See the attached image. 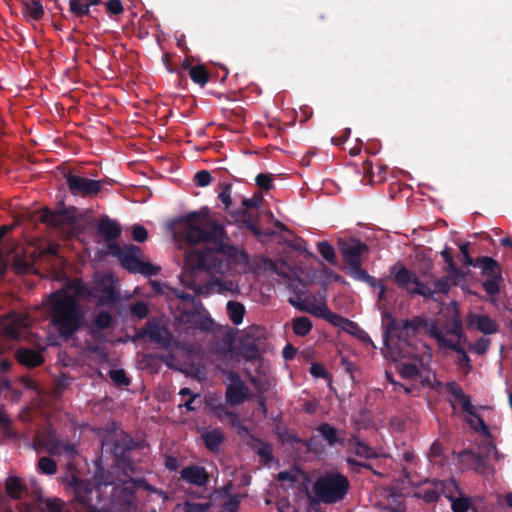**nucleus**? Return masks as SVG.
<instances>
[{"label":"nucleus","mask_w":512,"mask_h":512,"mask_svg":"<svg viewBox=\"0 0 512 512\" xmlns=\"http://www.w3.org/2000/svg\"><path fill=\"white\" fill-rule=\"evenodd\" d=\"M174 237L189 245L205 244L202 249H191L185 254V267L188 270L181 279L183 284L196 295H209L213 286L228 290L232 282L198 283L197 272L211 275H224L234 261L235 248L227 243L228 236L223 225L212 219L208 208L193 211L174 220Z\"/></svg>","instance_id":"1"},{"label":"nucleus","mask_w":512,"mask_h":512,"mask_svg":"<svg viewBox=\"0 0 512 512\" xmlns=\"http://www.w3.org/2000/svg\"><path fill=\"white\" fill-rule=\"evenodd\" d=\"M117 476L110 470L98 465L90 480L72 477L70 486L74 500L89 512H113L112 507L122 500L121 488Z\"/></svg>","instance_id":"2"},{"label":"nucleus","mask_w":512,"mask_h":512,"mask_svg":"<svg viewBox=\"0 0 512 512\" xmlns=\"http://www.w3.org/2000/svg\"><path fill=\"white\" fill-rule=\"evenodd\" d=\"M46 307L50 326L65 341L73 338L86 324L80 301L65 289L52 292L47 297Z\"/></svg>","instance_id":"3"},{"label":"nucleus","mask_w":512,"mask_h":512,"mask_svg":"<svg viewBox=\"0 0 512 512\" xmlns=\"http://www.w3.org/2000/svg\"><path fill=\"white\" fill-rule=\"evenodd\" d=\"M350 481L339 471H327L312 486V502L333 505L342 502L349 493Z\"/></svg>","instance_id":"4"},{"label":"nucleus","mask_w":512,"mask_h":512,"mask_svg":"<svg viewBox=\"0 0 512 512\" xmlns=\"http://www.w3.org/2000/svg\"><path fill=\"white\" fill-rule=\"evenodd\" d=\"M103 445L109 447L115 458L116 466L125 476H130L136 472V464L132 459V453L137 445L129 434L123 431L115 433L108 437Z\"/></svg>","instance_id":"5"},{"label":"nucleus","mask_w":512,"mask_h":512,"mask_svg":"<svg viewBox=\"0 0 512 512\" xmlns=\"http://www.w3.org/2000/svg\"><path fill=\"white\" fill-rule=\"evenodd\" d=\"M339 253L346 265L345 273L350 277L362 269V257L369 252V246L358 238L339 239Z\"/></svg>","instance_id":"6"},{"label":"nucleus","mask_w":512,"mask_h":512,"mask_svg":"<svg viewBox=\"0 0 512 512\" xmlns=\"http://www.w3.org/2000/svg\"><path fill=\"white\" fill-rule=\"evenodd\" d=\"M426 325V321L421 317L403 320L401 324L397 323L393 315L388 311L382 312L383 339L387 345L389 337L394 332H398L399 339L406 338L411 334L415 335Z\"/></svg>","instance_id":"7"},{"label":"nucleus","mask_w":512,"mask_h":512,"mask_svg":"<svg viewBox=\"0 0 512 512\" xmlns=\"http://www.w3.org/2000/svg\"><path fill=\"white\" fill-rule=\"evenodd\" d=\"M137 489H144L150 493L156 494L162 499H166V493L151 484H149L145 479H130L129 481L124 482L123 487L120 490L122 495V500L120 502V508L124 512H134L136 510L135 503V491Z\"/></svg>","instance_id":"8"},{"label":"nucleus","mask_w":512,"mask_h":512,"mask_svg":"<svg viewBox=\"0 0 512 512\" xmlns=\"http://www.w3.org/2000/svg\"><path fill=\"white\" fill-rule=\"evenodd\" d=\"M137 489H144L150 493L156 494L162 499H166V493L151 484H149L145 479H130L129 481L124 482L123 487L120 490L122 495V500L120 502V508L124 512H134L136 510L135 503V491Z\"/></svg>","instance_id":"9"},{"label":"nucleus","mask_w":512,"mask_h":512,"mask_svg":"<svg viewBox=\"0 0 512 512\" xmlns=\"http://www.w3.org/2000/svg\"><path fill=\"white\" fill-rule=\"evenodd\" d=\"M137 489H144L150 493L156 494L162 499H166V493L151 484H149L145 479H130L129 481L124 482L123 487L120 490L122 495V500L120 502V508L124 512H134L136 510L135 503V491Z\"/></svg>","instance_id":"10"},{"label":"nucleus","mask_w":512,"mask_h":512,"mask_svg":"<svg viewBox=\"0 0 512 512\" xmlns=\"http://www.w3.org/2000/svg\"><path fill=\"white\" fill-rule=\"evenodd\" d=\"M145 338L165 349L170 348L174 342L171 332L155 319L149 320L142 328L137 330L135 340Z\"/></svg>","instance_id":"11"},{"label":"nucleus","mask_w":512,"mask_h":512,"mask_svg":"<svg viewBox=\"0 0 512 512\" xmlns=\"http://www.w3.org/2000/svg\"><path fill=\"white\" fill-rule=\"evenodd\" d=\"M65 180L69 191L75 196L93 197L102 190L103 180H93L71 172L65 174Z\"/></svg>","instance_id":"12"},{"label":"nucleus","mask_w":512,"mask_h":512,"mask_svg":"<svg viewBox=\"0 0 512 512\" xmlns=\"http://www.w3.org/2000/svg\"><path fill=\"white\" fill-rule=\"evenodd\" d=\"M200 308L199 306H195L193 310L183 311L179 320L185 324L187 328L210 331L213 326V320L206 310L201 311Z\"/></svg>","instance_id":"13"},{"label":"nucleus","mask_w":512,"mask_h":512,"mask_svg":"<svg viewBox=\"0 0 512 512\" xmlns=\"http://www.w3.org/2000/svg\"><path fill=\"white\" fill-rule=\"evenodd\" d=\"M431 336L436 340L440 348L451 349L456 352V363L460 368L464 369L466 372H469L472 369L470 357L458 342H454L446 338L440 330H432Z\"/></svg>","instance_id":"14"},{"label":"nucleus","mask_w":512,"mask_h":512,"mask_svg":"<svg viewBox=\"0 0 512 512\" xmlns=\"http://www.w3.org/2000/svg\"><path fill=\"white\" fill-rule=\"evenodd\" d=\"M109 248L114 251L121 265L129 272L134 273L140 264L141 249L133 244L120 247L117 244H110Z\"/></svg>","instance_id":"15"},{"label":"nucleus","mask_w":512,"mask_h":512,"mask_svg":"<svg viewBox=\"0 0 512 512\" xmlns=\"http://www.w3.org/2000/svg\"><path fill=\"white\" fill-rule=\"evenodd\" d=\"M227 379L230 384L226 387L225 397L226 401L231 406H237L243 403L248 395V388L236 372H229Z\"/></svg>","instance_id":"16"},{"label":"nucleus","mask_w":512,"mask_h":512,"mask_svg":"<svg viewBox=\"0 0 512 512\" xmlns=\"http://www.w3.org/2000/svg\"><path fill=\"white\" fill-rule=\"evenodd\" d=\"M29 326V317L26 313L12 311L6 317L4 333L11 339H20Z\"/></svg>","instance_id":"17"},{"label":"nucleus","mask_w":512,"mask_h":512,"mask_svg":"<svg viewBox=\"0 0 512 512\" xmlns=\"http://www.w3.org/2000/svg\"><path fill=\"white\" fill-rule=\"evenodd\" d=\"M121 231L120 224L107 215L101 216L98 220L97 233L108 243V246L116 244L115 241L121 236Z\"/></svg>","instance_id":"18"},{"label":"nucleus","mask_w":512,"mask_h":512,"mask_svg":"<svg viewBox=\"0 0 512 512\" xmlns=\"http://www.w3.org/2000/svg\"><path fill=\"white\" fill-rule=\"evenodd\" d=\"M180 478L188 484L203 487L210 480V476L205 467L192 464L184 467L180 472Z\"/></svg>","instance_id":"19"},{"label":"nucleus","mask_w":512,"mask_h":512,"mask_svg":"<svg viewBox=\"0 0 512 512\" xmlns=\"http://www.w3.org/2000/svg\"><path fill=\"white\" fill-rule=\"evenodd\" d=\"M41 220L54 228H61L64 225H71L75 222L73 215L67 208L57 211L46 208L42 212Z\"/></svg>","instance_id":"20"},{"label":"nucleus","mask_w":512,"mask_h":512,"mask_svg":"<svg viewBox=\"0 0 512 512\" xmlns=\"http://www.w3.org/2000/svg\"><path fill=\"white\" fill-rule=\"evenodd\" d=\"M112 323V314L108 311H100L95 315L92 324L87 327V332L94 340H102L104 337L102 331L110 328Z\"/></svg>","instance_id":"21"},{"label":"nucleus","mask_w":512,"mask_h":512,"mask_svg":"<svg viewBox=\"0 0 512 512\" xmlns=\"http://www.w3.org/2000/svg\"><path fill=\"white\" fill-rule=\"evenodd\" d=\"M42 349L32 348H19L16 351V359L21 364L28 368H35L44 363V356Z\"/></svg>","instance_id":"22"},{"label":"nucleus","mask_w":512,"mask_h":512,"mask_svg":"<svg viewBox=\"0 0 512 512\" xmlns=\"http://www.w3.org/2000/svg\"><path fill=\"white\" fill-rule=\"evenodd\" d=\"M450 487L457 489V485L454 479H451L448 484L444 485L443 490L445 493V496L450 500L451 502V510L453 512H467L470 507L472 506L471 499L469 497L460 496V497H454L450 493Z\"/></svg>","instance_id":"23"},{"label":"nucleus","mask_w":512,"mask_h":512,"mask_svg":"<svg viewBox=\"0 0 512 512\" xmlns=\"http://www.w3.org/2000/svg\"><path fill=\"white\" fill-rule=\"evenodd\" d=\"M469 324L484 334H494L498 332L499 325L488 315L472 314L469 316Z\"/></svg>","instance_id":"24"},{"label":"nucleus","mask_w":512,"mask_h":512,"mask_svg":"<svg viewBox=\"0 0 512 512\" xmlns=\"http://www.w3.org/2000/svg\"><path fill=\"white\" fill-rule=\"evenodd\" d=\"M58 435L52 430H46L42 433H37L34 437V445L36 448L44 449L48 454L53 456L56 450V445L59 441Z\"/></svg>","instance_id":"25"},{"label":"nucleus","mask_w":512,"mask_h":512,"mask_svg":"<svg viewBox=\"0 0 512 512\" xmlns=\"http://www.w3.org/2000/svg\"><path fill=\"white\" fill-rule=\"evenodd\" d=\"M417 278L414 272L404 266L400 267L393 275L396 285L400 289L406 290L409 294H411L412 286L416 283Z\"/></svg>","instance_id":"26"},{"label":"nucleus","mask_w":512,"mask_h":512,"mask_svg":"<svg viewBox=\"0 0 512 512\" xmlns=\"http://www.w3.org/2000/svg\"><path fill=\"white\" fill-rule=\"evenodd\" d=\"M475 268H480L482 273L488 278H501V267L499 263L491 257L481 256L477 258Z\"/></svg>","instance_id":"27"},{"label":"nucleus","mask_w":512,"mask_h":512,"mask_svg":"<svg viewBox=\"0 0 512 512\" xmlns=\"http://www.w3.org/2000/svg\"><path fill=\"white\" fill-rule=\"evenodd\" d=\"M240 352L247 361H255L261 357L258 341L249 336H246L241 340Z\"/></svg>","instance_id":"28"},{"label":"nucleus","mask_w":512,"mask_h":512,"mask_svg":"<svg viewBox=\"0 0 512 512\" xmlns=\"http://www.w3.org/2000/svg\"><path fill=\"white\" fill-rule=\"evenodd\" d=\"M320 436L326 441L329 446L336 444L343 445L344 439L339 437V431L329 423H322L317 428Z\"/></svg>","instance_id":"29"},{"label":"nucleus","mask_w":512,"mask_h":512,"mask_svg":"<svg viewBox=\"0 0 512 512\" xmlns=\"http://www.w3.org/2000/svg\"><path fill=\"white\" fill-rule=\"evenodd\" d=\"M64 289L69 291V295L77 300L79 298H89L92 295L91 287L79 279L71 281Z\"/></svg>","instance_id":"30"},{"label":"nucleus","mask_w":512,"mask_h":512,"mask_svg":"<svg viewBox=\"0 0 512 512\" xmlns=\"http://www.w3.org/2000/svg\"><path fill=\"white\" fill-rule=\"evenodd\" d=\"M205 447L211 452H217L224 441V435L220 429H213L202 434Z\"/></svg>","instance_id":"31"},{"label":"nucleus","mask_w":512,"mask_h":512,"mask_svg":"<svg viewBox=\"0 0 512 512\" xmlns=\"http://www.w3.org/2000/svg\"><path fill=\"white\" fill-rule=\"evenodd\" d=\"M226 308L231 322L234 325H240L245 315L244 305L238 301H228Z\"/></svg>","instance_id":"32"},{"label":"nucleus","mask_w":512,"mask_h":512,"mask_svg":"<svg viewBox=\"0 0 512 512\" xmlns=\"http://www.w3.org/2000/svg\"><path fill=\"white\" fill-rule=\"evenodd\" d=\"M6 492L13 499H20L24 491H26L25 485L21 479L16 476H11L6 480Z\"/></svg>","instance_id":"33"},{"label":"nucleus","mask_w":512,"mask_h":512,"mask_svg":"<svg viewBox=\"0 0 512 512\" xmlns=\"http://www.w3.org/2000/svg\"><path fill=\"white\" fill-rule=\"evenodd\" d=\"M91 2L85 0H69V13L75 18L90 16Z\"/></svg>","instance_id":"34"},{"label":"nucleus","mask_w":512,"mask_h":512,"mask_svg":"<svg viewBox=\"0 0 512 512\" xmlns=\"http://www.w3.org/2000/svg\"><path fill=\"white\" fill-rule=\"evenodd\" d=\"M313 324L306 316L296 317L292 320V330L297 336L304 337L312 330Z\"/></svg>","instance_id":"35"},{"label":"nucleus","mask_w":512,"mask_h":512,"mask_svg":"<svg viewBox=\"0 0 512 512\" xmlns=\"http://www.w3.org/2000/svg\"><path fill=\"white\" fill-rule=\"evenodd\" d=\"M23 13L32 20L39 21L44 15L43 5L38 0H32L23 4Z\"/></svg>","instance_id":"36"},{"label":"nucleus","mask_w":512,"mask_h":512,"mask_svg":"<svg viewBox=\"0 0 512 512\" xmlns=\"http://www.w3.org/2000/svg\"><path fill=\"white\" fill-rule=\"evenodd\" d=\"M77 454V447L74 443L64 442L59 439L53 456H65L67 459L73 460Z\"/></svg>","instance_id":"37"},{"label":"nucleus","mask_w":512,"mask_h":512,"mask_svg":"<svg viewBox=\"0 0 512 512\" xmlns=\"http://www.w3.org/2000/svg\"><path fill=\"white\" fill-rule=\"evenodd\" d=\"M400 376L404 379H417L421 375L420 367L415 362H403L399 365Z\"/></svg>","instance_id":"38"},{"label":"nucleus","mask_w":512,"mask_h":512,"mask_svg":"<svg viewBox=\"0 0 512 512\" xmlns=\"http://www.w3.org/2000/svg\"><path fill=\"white\" fill-rule=\"evenodd\" d=\"M253 450L261 459L264 460L266 464H269L274 460L272 446L267 442L257 439L256 444L253 446Z\"/></svg>","instance_id":"39"},{"label":"nucleus","mask_w":512,"mask_h":512,"mask_svg":"<svg viewBox=\"0 0 512 512\" xmlns=\"http://www.w3.org/2000/svg\"><path fill=\"white\" fill-rule=\"evenodd\" d=\"M345 331L350 333L351 335L355 336L362 343L374 346L373 341H372L371 337L369 336V334L365 330H363L354 321L350 320L348 322V325H347Z\"/></svg>","instance_id":"40"},{"label":"nucleus","mask_w":512,"mask_h":512,"mask_svg":"<svg viewBox=\"0 0 512 512\" xmlns=\"http://www.w3.org/2000/svg\"><path fill=\"white\" fill-rule=\"evenodd\" d=\"M189 76L194 83L199 84L200 86L206 85L210 80L208 71L202 65H196L191 67L189 71Z\"/></svg>","instance_id":"41"},{"label":"nucleus","mask_w":512,"mask_h":512,"mask_svg":"<svg viewBox=\"0 0 512 512\" xmlns=\"http://www.w3.org/2000/svg\"><path fill=\"white\" fill-rule=\"evenodd\" d=\"M352 279L366 283L371 288H379L383 283L382 279H377L371 276L365 269H360L356 273L350 276Z\"/></svg>","instance_id":"42"},{"label":"nucleus","mask_w":512,"mask_h":512,"mask_svg":"<svg viewBox=\"0 0 512 512\" xmlns=\"http://www.w3.org/2000/svg\"><path fill=\"white\" fill-rule=\"evenodd\" d=\"M317 250L320 253V255L331 265H335L337 263L335 249L329 242H318Z\"/></svg>","instance_id":"43"},{"label":"nucleus","mask_w":512,"mask_h":512,"mask_svg":"<svg viewBox=\"0 0 512 512\" xmlns=\"http://www.w3.org/2000/svg\"><path fill=\"white\" fill-rule=\"evenodd\" d=\"M354 452L357 456L363 457L366 459H372V458L378 457L377 452L372 447H370L368 444H366L360 440H356Z\"/></svg>","instance_id":"44"},{"label":"nucleus","mask_w":512,"mask_h":512,"mask_svg":"<svg viewBox=\"0 0 512 512\" xmlns=\"http://www.w3.org/2000/svg\"><path fill=\"white\" fill-rule=\"evenodd\" d=\"M234 217L237 221L243 222L246 227L253 232L255 235L260 234V230L257 225L251 219V215L246 210H238L234 213Z\"/></svg>","instance_id":"45"},{"label":"nucleus","mask_w":512,"mask_h":512,"mask_svg":"<svg viewBox=\"0 0 512 512\" xmlns=\"http://www.w3.org/2000/svg\"><path fill=\"white\" fill-rule=\"evenodd\" d=\"M231 190L232 185L230 183L220 184V193L218 195V199L223 203L224 209L227 212H232L230 210V207L232 205Z\"/></svg>","instance_id":"46"},{"label":"nucleus","mask_w":512,"mask_h":512,"mask_svg":"<svg viewBox=\"0 0 512 512\" xmlns=\"http://www.w3.org/2000/svg\"><path fill=\"white\" fill-rule=\"evenodd\" d=\"M443 260L445 261V263L447 264V267L445 268V270L449 273V274H452L454 276H459L460 275V270L457 268L454 260H453V257H452V254H451V248L446 246L441 252H440Z\"/></svg>","instance_id":"47"},{"label":"nucleus","mask_w":512,"mask_h":512,"mask_svg":"<svg viewBox=\"0 0 512 512\" xmlns=\"http://www.w3.org/2000/svg\"><path fill=\"white\" fill-rule=\"evenodd\" d=\"M323 319H325L331 325H333L335 327H340L343 330L346 329L348 322L350 321L349 319H347L337 313L332 312L329 308H328L326 314L323 315Z\"/></svg>","instance_id":"48"},{"label":"nucleus","mask_w":512,"mask_h":512,"mask_svg":"<svg viewBox=\"0 0 512 512\" xmlns=\"http://www.w3.org/2000/svg\"><path fill=\"white\" fill-rule=\"evenodd\" d=\"M38 468L41 473L46 475H53L57 472L56 462L49 457H41L38 460Z\"/></svg>","instance_id":"49"},{"label":"nucleus","mask_w":512,"mask_h":512,"mask_svg":"<svg viewBox=\"0 0 512 512\" xmlns=\"http://www.w3.org/2000/svg\"><path fill=\"white\" fill-rule=\"evenodd\" d=\"M109 377L119 387L128 386L131 382L123 369H111Z\"/></svg>","instance_id":"50"},{"label":"nucleus","mask_w":512,"mask_h":512,"mask_svg":"<svg viewBox=\"0 0 512 512\" xmlns=\"http://www.w3.org/2000/svg\"><path fill=\"white\" fill-rule=\"evenodd\" d=\"M410 295H419L425 298L433 297L432 287L417 278Z\"/></svg>","instance_id":"51"},{"label":"nucleus","mask_w":512,"mask_h":512,"mask_svg":"<svg viewBox=\"0 0 512 512\" xmlns=\"http://www.w3.org/2000/svg\"><path fill=\"white\" fill-rule=\"evenodd\" d=\"M432 292L435 294H448L450 291V282L448 277L435 279L433 282Z\"/></svg>","instance_id":"52"},{"label":"nucleus","mask_w":512,"mask_h":512,"mask_svg":"<svg viewBox=\"0 0 512 512\" xmlns=\"http://www.w3.org/2000/svg\"><path fill=\"white\" fill-rule=\"evenodd\" d=\"M502 280L501 278H487L483 283L482 286L485 290V292L489 296H495L499 293L500 287L499 282Z\"/></svg>","instance_id":"53"},{"label":"nucleus","mask_w":512,"mask_h":512,"mask_svg":"<svg viewBox=\"0 0 512 512\" xmlns=\"http://www.w3.org/2000/svg\"><path fill=\"white\" fill-rule=\"evenodd\" d=\"M160 272V267L155 266L150 262H143L140 261L139 266L137 267V270H135L134 273H140L144 276H155Z\"/></svg>","instance_id":"54"},{"label":"nucleus","mask_w":512,"mask_h":512,"mask_svg":"<svg viewBox=\"0 0 512 512\" xmlns=\"http://www.w3.org/2000/svg\"><path fill=\"white\" fill-rule=\"evenodd\" d=\"M11 266L17 274H25L30 269V263L22 259L19 255H15L12 258Z\"/></svg>","instance_id":"55"},{"label":"nucleus","mask_w":512,"mask_h":512,"mask_svg":"<svg viewBox=\"0 0 512 512\" xmlns=\"http://www.w3.org/2000/svg\"><path fill=\"white\" fill-rule=\"evenodd\" d=\"M447 333L456 336L458 338L456 342L458 343L466 340V336L463 333L462 324L459 319L453 320L452 324L447 329Z\"/></svg>","instance_id":"56"},{"label":"nucleus","mask_w":512,"mask_h":512,"mask_svg":"<svg viewBox=\"0 0 512 512\" xmlns=\"http://www.w3.org/2000/svg\"><path fill=\"white\" fill-rule=\"evenodd\" d=\"M210 506V503H195L186 501L183 504V512H207Z\"/></svg>","instance_id":"57"},{"label":"nucleus","mask_w":512,"mask_h":512,"mask_svg":"<svg viewBox=\"0 0 512 512\" xmlns=\"http://www.w3.org/2000/svg\"><path fill=\"white\" fill-rule=\"evenodd\" d=\"M132 238L134 241L138 243H143L148 238V231L147 229L139 224H135L132 226L131 230Z\"/></svg>","instance_id":"58"},{"label":"nucleus","mask_w":512,"mask_h":512,"mask_svg":"<svg viewBox=\"0 0 512 512\" xmlns=\"http://www.w3.org/2000/svg\"><path fill=\"white\" fill-rule=\"evenodd\" d=\"M469 243L464 242L459 245L460 253H461V261L465 266H475L477 263V258L473 259L469 254Z\"/></svg>","instance_id":"59"},{"label":"nucleus","mask_w":512,"mask_h":512,"mask_svg":"<svg viewBox=\"0 0 512 512\" xmlns=\"http://www.w3.org/2000/svg\"><path fill=\"white\" fill-rule=\"evenodd\" d=\"M490 346V340L485 337L479 338L474 344L471 345L470 349L477 355H484Z\"/></svg>","instance_id":"60"},{"label":"nucleus","mask_w":512,"mask_h":512,"mask_svg":"<svg viewBox=\"0 0 512 512\" xmlns=\"http://www.w3.org/2000/svg\"><path fill=\"white\" fill-rule=\"evenodd\" d=\"M131 314L139 319H144L149 314V308L145 302L138 301L131 306Z\"/></svg>","instance_id":"61"},{"label":"nucleus","mask_w":512,"mask_h":512,"mask_svg":"<svg viewBox=\"0 0 512 512\" xmlns=\"http://www.w3.org/2000/svg\"><path fill=\"white\" fill-rule=\"evenodd\" d=\"M211 181V174L207 170L198 171L194 175V182L198 187H206L211 183Z\"/></svg>","instance_id":"62"},{"label":"nucleus","mask_w":512,"mask_h":512,"mask_svg":"<svg viewBox=\"0 0 512 512\" xmlns=\"http://www.w3.org/2000/svg\"><path fill=\"white\" fill-rule=\"evenodd\" d=\"M255 180L257 186L265 191H269L273 187V179L269 174L260 173Z\"/></svg>","instance_id":"63"},{"label":"nucleus","mask_w":512,"mask_h":512,"mask_svg":"<svg viewBox=\"0 0 512 512\" xmlns=\"http://www.w3.org/2000/svg\"><path fill=\"white\" fill-rule=\"evenodd\" d=\"M418 497L423 499L426 503H435L438 501L440 494L436 489L429 488L419 492Z\"/></svg>","instance_id":"64"}]
</instances>
